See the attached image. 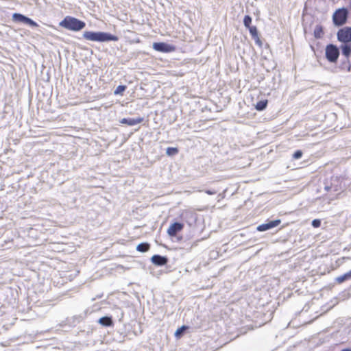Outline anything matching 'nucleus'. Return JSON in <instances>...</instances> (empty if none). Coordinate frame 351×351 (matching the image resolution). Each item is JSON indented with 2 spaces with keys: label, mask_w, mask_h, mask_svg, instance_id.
Listing matches in <instances>:
<instances>
[{
  "label": "nucleus",
  "mask_w": 351,
  "mask_h": 351,
  "mask_svg": "<svg viewBox=\"0 0 351 351\" xmlns=\"http://www.w3.org/2000/svg\"><path fill=\"white\" fill-rule=\"evenodd\" d=\"M152 47L155 51L162 53H171L176 50V46L163 42L154 43Z\"/></svg>",
  "instance_id": "423d86ee"
},
{
  "label": "nucleus",
  "mask_w": 351,
  "mask_h": 351,
  "mask_svg": "<svg viewBox=\"0 0 351 351\" xmlns=\"http://www.w3.org/2000/svg\"><path fill=\"white\" fill-rule=\"evenodd\" d=\"M252 38L258 36V30L256 26H252L247 28Z\"/></svg>",
  "instance_id": "412c9836"
},
{
  "label": "nucleus",
  "mask_w": 351,
  "mask_h": 351,
  "mask_svg": "<svg viewBox=\"0 0 351 351\" xmlns=\"http://www.w3.org/2000/svg\"><path fill=\"white\" fill-rule=\"evenodd\" d=\"M253 38L255 40V42H256V43L257 45H258L259 46H261V45H262V42L261 41V40H260V38H259L258 35V36H255V37H254Z\"/></svg>",
  "instance_id": "393cba45"
},
{
  "label": "nucleus",
  "mask_w": 351,
  "mask_h": 351,
  "mask_svg": "<svg viewBox=\"0 0 351 351\" xmlns=\"http://www.w3.org/2000/svg\"><path fill=\"white\" fill-rule=\"evenodd\" d=\"M341 351H351V349L350 348H346V349L342 350Z\"/></svg>",
  "instance_id": "a878e982"
},
{
  "label": "nucleus",
  "mask_w": 351,
  "mask_h": 351,
  "mask_svg": "<svg viewBox=\"0 0 351 351\" xmlns=\"http://www.w3.org/2000/svg\"><path fill=\"white\" fill-rule=\"evenodd\" d=\"M342 54L348 58L351 55V43H343L341 46Z\"/></svg>",
  "instance_id": "f8f14e48"
},
{
  "label": "nucleus",
  "mask_w": 351,
  "mask_h": 351,
  "mask_svg": "<svg viewBox=\"0 0 351 351\" xmlns=\"http://www.w3.org/2000/svg\"><path fill=\"white\" fill-rule=\"evenodd\" d=\"M126 86L125 85H119L115 89L114 93V95H123V93L126 90Z\"/></svg>",
  "instance_id": "a211bd4d"
},
{
  "label": "nucleus",
  "mask_w": 351,
  "mask_h": 351,
  "mask_svg": "<svg viewBox=\"0 0 351 351\" xmlns=\"http://www.w3.org/2000/svg\"><path fill=\"white\" fill-rule=\"evenodd\" d=\"M337 39L342 43H351V27L339 29L337 34Z\"/></svg>",
  "instance_id": "39448f33"
},
{
  "label": "nucleus",
  "mask_w": 351,
  "mask_h": 351,
  "mask_svg": "<svg viewBox=\"0 0 351 351\" xmlns=\"http://www.w3.org/2000/svg\"><path fill=\"white\" fill-rule=\"evenodd\" d=\"M84 39L90 41L106 42V41H117L118 36L106 33V32H94L86 31L83 34Z\"/></svg>",
  "instance_id": "f257e3e1"
},
{
  "label": "nucleus",
  "mask_w": 351,
  "mask_h": 351,
  "mask_svg": "<svg viewBox=\"0 0 351 351\" xmlns=\"http://www.w3.org/2000/svg\"><path fill=\"white\" fill-rule=\"evenodd\" d=\"M187 329V326H182V327L179 328L177 329V330L175 332V336L176 337H180L181 334L186 330Z\"/></svg>",
  "instance_id": "4be33fe9"
},
{
  "label": "nucleus",
  "mask_w": 351,
  "mask_h": 351,
  "mask_svg": "<svg viewBox=\"0 0 351 351\" xmlns=\"http://www.w3.org/2000/svg\"><path fill=\"white\" fill-rule=\"evenodd\" d=\"M166 153L169 156H173L178 153V149L176 147H168L166 150Z\"/></svg>",
  "instance_id": "6ab92c4d"
},
{
  "label": "nucleus",
  "mask_w": 351,
  "mask_h": 351,
  "mask_svg": "<svg viewBox=\"0 0 351 351\" xmlns=\"http://www.w3.org/2000/svg\"><path fill=\"white\" fill-rule=\"evenodd\" d=\"M324 29L322 25H318L315 27V29L313 32V35L315 38L318 39V38H322V36H324Z\"/></svg>",
  "instance_id": "4468645a"
},
{
  "label": "nucleus",
  "mask_w": 351,
  "mask_h": 351,
  "mask_svg": "<svg viewBox=\"0 0 351 351\" xmlns=\"http://www.w3.org/2000/svg\"><path fill=\"white\" fill-rule=\"evenodd\" d=\"M13 21L27 24L32 27H38V25L32 19L19 13H14L12 15Z\"/></svg>",
  "instance_id": "0eeeda50"
},
{
  "label": "nucleus",
  "mask_w": 351,
  "mask_h": 351,
  "mask_svg": "<svg viewBox=\"0 0 351 351\" xmlns=\"http://www.w3.org/2000/svg\"><path fill=\"white\" fill-rule=\"evenodd\" d=\"M152 261L156 265L162 266L167 264V258L160 255H154L152 257Z\"/></svg>",
  "instance_id": "9b49d317"
},
{
  "label": "nucleus",
  "mask_w": 351,
  "mask_h": 351,
  "mask_svg": "<svg viewBox=\"0 0 351 351\" xmlns=\"http://www.w3.org/2000/svg\"><path fill=\"white\" fill-rule=\"evenodd\" d=\"M312 226L314 228H319L321 226V221L317 219L313 220Z\"/></svg>",
  "instance_id": "b1692460"
},
{
  "label": "nucleus",
  "mask_w": 351,
  "mask_h": 351,
  "mask_svg": "<svg viewBox=\"0 0 351 351\" xmlns=\"http://www.w3.org/2000/svg\"><path fill=\"white\" fill-rule=\"evenodd\" d=\"M280 223H281L280 219H276L274 221H271L267 223L261 224L257 227L256 229L259 232H264V231H266L267 230H269L271 228L278 226V225L280 224Z\"/></svg>",
  "instance_id": "1a4fd4ad"
},
{
  "label": "nucleus",
  "mask_w": 351,
  "mask_h": 351,
  "mask_svg": "<svg viewBox=\"0 0 351 351\" xmlns=\"http://www.w3.org/2000/svg\"><path fill=\"white\" fill-rule=\"evenodd\" d=\"M348 11L346 8H342L337 9L332 15V21L336 26L344 25L348 20Z\"/></svg>",
  "instance_id": "7ed1b4c3"
},
{
  "label": "nucleus",
  "mask_w": 351,
  "mask_h": 351,
  "mask_svg": "<svg viewBox=\"0 0 351 351\" xmlns=\"http://www.w3.org/2000/svg\"><path fill=\"white\" fill-rule=\"evenodd\" d=\"M325 54L326 59L330 62L335 63L339 56V50L336 45L329 44L326 47Z\"/></svg>",
  "instance_id": "20e7f679"
},
{
  "label": "nucleus",
  "mask_w": 351,
  "mask_h": 351,
  "mask_svg": "<svg viewBox=\"0 0 351 351\" xmlns=\"http://www.w3.org/2000/svg\"><path fill=\"white\" fill-rule=\"evenodd\" d=\"M144 119L143 117H138L136 119H126L123 118L120 121V123L122 124H125L130 126H132L138 123H141L143 121Z\"/></svg>",
  "instance_id": "9d476101"
},
{
  "label": "nucleus",
  "mask_w": 351,
  "mask_h": 351,
  "mask_svg": "<svg viewBox=\"0 0 351 351\" xmlns=\"http://www.w3.org/2000/svg\"><path fill=\"white\" fill-rule=\"evenodd\" d=\"M350 278H351V271L342 276H338L335 280L337 283L341 284Z\"/></svg>",
  "instance_id": "f3484780"
},
{
  "label": "nucleus",
  "mask_w": 351,
  "mask_h": 351,
  "mask_svg": "<svg viewBox=\"0 0 351 351\" xmlns=\"http://www.w3.org/2000/svg\"><path fill=\"white\" fill-rule=\"evenodd\" d=\"M206 193H207L208 194H209V195H212V194H213V192H211L210 191H206Z\"/></svg>",
  "instance_id": "bb28decb"
},
{
  "label": "nucleus",
  "mask_w": 351,
  "mask_h": 351,
  "mask_svg": "<svg viewBox=\"0 0 351 351\" xmlns=\"http://www.w3.org/2000/svg\"><path fill=\"white\" fill-rule=\"evenodd\" d=\"M302 156V152L301 150H297L295 152V153L293 154V158L294 159H299Z\"/></svg>",
  "instance_id": "5701e85b"
},
{
  "label": "nucleus",
  "mask_w": 351,
  "mask_h": 351,
  "mask_svg": "<svg viewBox=\"0 0 351 351\" xmlns=\"http://www.w3.org/2000/svg\"><path fill=\"white\" fill-rule=\"evenodd\" d=\"M60 26L68 30L78 32L84 29L86 23L75 17L66 16L60 22Z\"/></svg>",
  "instance_id": "f03ea898"
},
{
  "label": "nucleus",
  "mask_w": 351,
  "mask_h": 351,
  "mask_svg": "<svg viewBox=\"0 0 351 351\" xmlns=\"http://www.w3.org/2000/svg\"><path fill=\"white\" fill-rule=\"evenodd\" d=\"M150 248V245L147 243H142L137 245L136 250L141 252H146Z\"/></svg>",
  "instance_id": "dca6fc26"
},
{
  "label": "nucleus",
  "mask_w": 351,
  "mask_h": 351,
  "mask_svg": "<svg viewBox=\"0 0 351 351\" xmlns=\"http://www.w3.org/2000/svg\"><path fill=\"white\" fill-rule=\"evenodd\" d=\"M350 6H351V0H350Z\"/></svg>",
  "instance_id": "cd10ccee"
},
{
  "label": "nucleus",
  "mask_w": 351,
  "mask_h": 351,
  "mask_svg": "<svg viewBox=\"0 0 351 351\" xmlns=\"http://www.w3.org/2000/svg\"><path fill=\"white\" fill-rule=\"evenodd\" d=\"M243 23H244V25L248 28L250 27H252L251 26V23H252V18L249 15H246L245 16L244 19H243Z\"/></svg>",
  "instance_id": "aec40b11"
},
{
  "label": "nucleus",
  "mask_w": 351,
  "mask_h": 351,
  "mask_svg": "<svg viewBox=\"0 0 351 351\" xmlns=\"http://www.w3.org/2000/svg\"><path fill=\"white\" fill-rule=\"evenodd\" d=\"M267 99L261 100L258 102H257L256 104L255 105V109L257 110L258 111H262L267 108Z\"/></svg>",
  "instance_id": "2eb2a0df"
},
{
  "label": "nucleus",
  "mask_w": 351,
  "mask_h": 351,
  "mask_svg": "<svg viewBox=\"0 0 351 351\" xmlns=\"http://www.w3.org/2000/svg\"><path fill=\"white\" fill-rule=\"evenodd\" d=\"M184 228V224L179 222H175L170 225L167 229V234L169 236L173 237L176 236L177 233L182 231Z\"/></svg>",
  "instance_id": "6e6552de"
},
{
  "label": "nucleus",
  "mask_w": 351,
  "mask_h": 351,
  "mask_svg": "<svg viewBox=\"0 0 351 351\" xmlns=\"http://www.w3.org/2000/svg\"><path fill=\"white\" fill-rule=\"evenodd\" d=\"M98 322L104 326H111L113 324L112 319L110 317H102L99 319Z\"/></svg>",
  "instance_id": "ddd939ff"
}]
</instances>
